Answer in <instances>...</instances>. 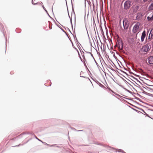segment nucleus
Listing matches in <instances>:
<instances>
[{"label":"nucleus","instance_id":"nucleus-3","mask_svg":"<svg viewBox=\"0 0 153 153\" xmlns=\"http://www.w3.org/2000/svg\"><path fill=\"white\" fill-rule=\"evenodd\" d=\"M153 39V28L151 30L149 34L148 37L146 36V42H149L151 40Z\"/></svg>","mask_w":153,"mask_h":153},{"label":"nucleus","instance_id":"nucleus-4","mask_svg":"<svg viewBox=\"0 0 153 153\" xmlns=\"http://www.w3.org/2000/svg\"><path fill=\"white\" fill-rule=\"evenodd\" d=\"M131 5V2L130 1L127 0L124 3V8L127 10L129 9Z\"/></svg>","mask_w":153,"mask_h":153},{"label":"nucleus","instance_id":"nucleus-10","mask_svg":"<svg viewBox=\"0 0 153 153\" xmlns=\"http://www.w3.org/2000/svg\"><path fill=\"white\" fill-rule=\"evenodd\" d=\"M149 9V10H153V2L150 5Z\"/></svg>","mask_w":153,"mask_h":153},{"label":"nucleus","instance_id":"nucleus-8","mask_svg":"<svg viewBox=\"0 0 153 153\" xmlns=\"http://www.w3.org/2000/svg\"><path fill=\"white\" fill-rule=\"evenodd\" d=\"M147 19L149 21L153 20V12L152 13L151 15H150V16H149L147 17Z\"/></svg>","mask_w":153,"mask_h":153},{"label":"nucleus","instance_id":"nucleus-7","mask_svg":"<svg viewBox=\"0 0 153 153\" xmlns=\"http://www.w3.org/2000/svg\"><path fill=\"white\" fill-rule=\"evenodd\" d=\"M148 62L150 64H153V56H149L148 59Z\"/></svg>","mask_w":153,"mask_h":153},{"label":"nucleus","instance_id":"nucleus-1","mask_svg":"<svg viewBox=\"0 0 153 153\" xmlns=\"http://www.w3.org/2000/svg\"><path fill=\"white\" fill-rule=\"evenodd\" d=\"M141 25V23L140 22H137L134 25L133 27L132 31L134 33H136L140 31V27Z\"/></svg>","mask_w":153,"mask_h":153},{"label":"nucleus","instance_id":"nucleus-12","mask_svg":"<svg viewBox=\"0 0 153 153\" xmlns=\"http://www.w3.org/2000/svg\"><path fill=\"white\" fill-rule=\"evenodd\" d=\"M122 48H122H121V49Z\"/></svg>","mask_w":153,"mask_h":153},{"label":"nucleus","instance_id":"nucleus-9","mask_svg":"<svg viewBox=\"0 0 153 153\" xmlns=\"http://www.w3.org/2000/svg\"><path fill=\"white\" fill-rule=\"evenodd\" d=\"M32 3L33 4H39V5H41V3H38L36 1V0H32Z\"/></svg>","mask_w":153,"mask_h":153},{"label":"nucleus","instance_id":"nucleus-11","mask_svg":"<svg viewBox=\"0 0 153 153\" xmlns=\"http://www.w3.org/2000/svg\"><path fill=\"white\" fill-rule=\"evenodd\" d=\"M41 5V6H42V7L43 8V9H45V7H44V6H43L42 5V4H41V5Z\"/></svg>","mask_w":153,"mask_h":153},{"label":"nucleus","instance_id":"nucleus-5","mask_svg":"<svg viewBox=\"0 0 153 153\" xmlns=\"http://www.w3.org/2000/svg\"><path fill=\"white\" fill-rule=\"evenodd\" d=\"M123 25L124 29H127L129 26V23L126 20H123Z\"/></svg>","mask_w":153,"mask_h":153},{"label":"nucleus","instance_id":"nucleus-2","mask_svg":"<svg viewBox=\"0 0 153 153\" xmlns=\"http://www.w3.org/2000/svg\"><path fill=\"white\" fill-rule=\"evenodd\" d=\"M149 44H147L146 45L143 46L141 48V51L143 53L149 51L150 48L149 47Z\"/></svg>","mask_w":153,"mask_h":153},{"label":"nucleus","instance_id":"nucleus-6","mask_svg":"<svg viewBox=\"0 0 153 153\" xmlns=\"http://www.w3.org/2000/svg\"><path fill=\"white\" fill-rule=\"evenodd\" d=\"M146 36V32L144 30L141 36V41L142 42H143L144 40V39Z\"/></svg>","mask_w":153,"mask_h":153}]
</instances>
